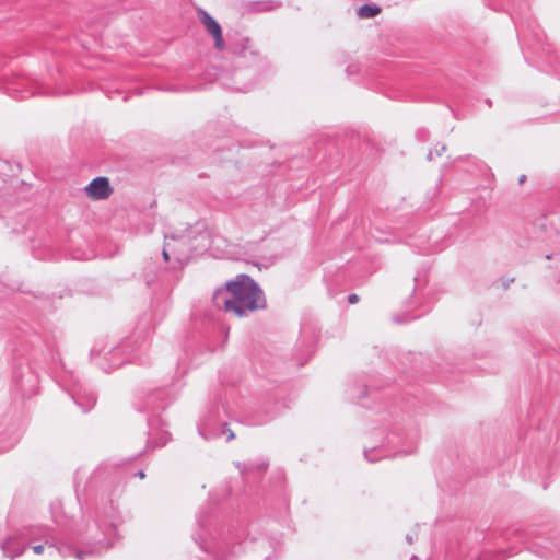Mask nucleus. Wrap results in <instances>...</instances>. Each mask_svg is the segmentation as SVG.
Listing matches in <instances>:
<instances>
[{
  "mask_svg": "<svg viewBox=\"0 0 560 560\" xmlns=\"http://www.w3.org/2000/svg\"><path fill=\"white\" fill-rule=\"evenodd\" d=\"M212 302L219 311L237 317H247L268 306L262 289L247 273H240L218 288L212 295Z\"/></svg>",
  "mask_w": 560,
  "mask_h": 560,
  "instance_id": "nucleus-1",
  "label": "nucleus"
},
{
  "mask_svg": "<svg viewBox=\"0 0 560 560\" xmlns=\"http://www.w3.org/2000/svg\"><path fill=\"white\" fill-rule=\"evenodd\" d=\"M170 238L172 241L171 253L176 261L173 269L182 270L192 257V247L190 246L189 237L186 235H171Z\"/></svg>",
  "mask_w": 560,
  "mask_h": 560,
  "instance_id": "nucleus-2",
  "label": "nucleus"
},
{
  "mask_svg": "<svg viewBox=\"0 0 560 560\" xmlns=\"http://www.w3.org/2000/svg\"><path fill=\"white\" fill-rule=\"evenodd\" d=\"M232 51L235 56V62L238 68L247 67L261 59L260 52L254 47L253 42L248 38H242Z\"/></svg>",
  "mask_w": 560,
  "mask_h": 560,
  "instance_id": "nucleus-3",
  "label": "nucleus"
},
{
  "mask_svg": "<svg viewBox=\"0 0 560 560\" xmlns=\"http://www.w3.org/2000/svg\"><path fill=\"white\" fill-rule=\"evenodd\" d=\"M85 191L90 198L94 200H102L109 197L113 188L107 177L98 176L89 183V185L85 187Z\"/></svg>",
  "mask_w": 560,
  "mask_h": 560,
  "instance_id": "nucleus-4",
  "label": "nucleus"
},
{
  "mask_svg": "<svg viewBox=\"0 0 560 560\" xmlns=\"http://www.w3.org/2000/svg\"><path fill=\"white\" fill-rule=\"evenodd\" d=\"M200 21L205 28L207 30V32L213 37L215 48L219 50H223L224 39L222 36V28L219 22L203 10L200 11Z\"/></svg>",
  "mask_w": 560,
  "mask_h": 560,
  "instance_id": "nucleus-5",
  "label": "nucleus"
},
{
  "mask_svg": "<svg viewBox=\"0 0 560 560\" xmlns=\"http://www.w3.org/2000/svg\"><path fill=\"white\" fill-rule=\"evenodd\" d=\"M1 550L3 553L9 557L11 560L22 556L25 550L26 546H20L12 538H7L0 544Z\"/></svg>",
  "mask_w": 560,
  "mask_h": 560,
  "instance_id": "nucleus-6",
  "label": "nucleus"
},
{
  "mask_svg": "<svg viewBox=\"0 0 560 560\" xmlns=\"http://www.w3.org/2000/svg\"><path fill=\"white\" fill-rule=\"evenodd\" d=\"M86 540L89 544H102L105 540V533L97 521L86 525Z\"/></svg>",
  "mask_w": 560,
  "mask_h": 560,
  "instance_id": "nucleus-7",
  "label": "nucleus"
},
{
  "mask_svg": "<svg viewBox=\"0 0 560 560\" xmlns=\"http://www.w3.org/2000/svg\"><path fill=\"white\" fill-rule=\"evenodd\" d=\"M73 399L83 412H89L96 404V396L94 393L84 395L77 394L73 396Z\"/></svg>",
  "mask_w": 560,
  "mask_h": 560,
  "instance_id": "nucleus-8",
  "label": "nucleus"
},
{
  "mask_svg": "<svg viewBox=\"0 0 560 560\" xmlns=\"http://www.w3.org/2000/svg\"><path fill=\"white\" fill-rule=\"evenodd\" d=\"M236 467L243 477H247L254 470H258L260 472L265 471L268 467V463L267 462H260L257 464L236 463Z\"/></svg>",
  "mask_w": 560,
  "mask_h": 560,
  "instance_id": "nucleus-9",
  "label": "nucleus"
},
{
  "mask_svg": "<svg viewBox=\"0 0 560 560\" xmlns=\"http://www.w3.org/2000/svg\"><path fill=\"white\" fill-rule=\"evenodd\" d=\"M381 11L382 9L377 4L365 3L358 9L357 13L360 18L370 19L378 15Z\"/></svg>",
  "mask_w": 560,
  "mask_h": 560,
  "instance_id": "nucleus-10",
  "label": "nucleus"
},
{
  "mask_svg": "<svg viewBox=\"0 0 560 560\" xmlns=\"http://www.w3.org/2000/svg\"><path fill=\"white\" fill-rule=\"evenodd\" d=\"M168 440H170V434L166 431H163L158 438H154L151 435V433H149L147 448L162 447V446L166 445Z\"/></svg>",
  "mask_w": 560,
  "mask_h": 560,
  "instance_id": "nucleus-11",
  "label": "nucleus"
},
{
  "mask_svg": "<svg viewBox=\"0 0 560 560\" xmlns=\"http://www.w3.org/2000/svg\"><path fill=\"white\" fill-rule=\"evenodd\" d=\"M171 248H172V243L168 242V241L165 242L163 250H162V256H163V259L165 261H170L171 260V256H173L172 253H171Z\"/></svg>",
  "mask_w": 560,
  "mask_h": 560,
  "instance_id": "nucleus-12",
  "label": "nucleus"
},
{
  "mask_svg": "<svg viewBox=\"0 0 560 560\" xmlns=\"http://www.w3.org/2000/svg\"><path fill=\"white\" fill-rule=\"evenodd\" d=\"M221 433L222 434H228L226 436V441H232L234 438H235V434L234 432L229 428V424L228 423H223L222 424V430H221Z\"/></svg>",
  "mask_w": 560,
  "mask_h": 560,
  "instance_id": "nucleus-13",
  "label": "nucleus"
},
{
  "mask_svg": "<svg viewBox=\"0 0 560 560\" xmlns=\"http://www.w3.org/2000/svg\"><path fill=\"white\" fill-rule=\"evenodd\" d=\"M378 451L377 448H371V450H364V457L366 460L371 462V463H374L376 460H378L380 457H374L372 456V453Z\"/></svg>",
  "mask_w": 560,
  "mask_h": 560,
  "instance_id": "nucleus-14",
  "label": "nucleus"
},
{
  "mask_svg": "<svg viewBox=\"0 0 560 560\" xmlns=\"http://www.w3.org/2000/svg\"><path fill=\"white\" fill-rule=\"evenodd\" d=\"M417 138L422 142L427 141L429 139V131L425 129H419L417 131Z\"/></svg>",
  "mask_w": 560,
  "mask_h": 560,
  "instance_id": "nucleus-15",
  "label": "nucleus"
},
{
  "mask_svg": "<svg viewBox=\"0 0 560 560\" xmlns=\"http://www.w3.org/2000/svg\"><path fill=\"white\" fill-rule=\"evenodd\" d=\"M358 301H359V296H358V294H355V293H351V294H349V295H348V302H349L350 304H354V303H357Z\"/></svg>",
  "mask_w": 560,
  "mask_h": 560,
  "instance_id": "nucleus-16",
  "label": "nucleus"
},
{
  "mask_svg": "<svg viewBox=\"0 0 560 560\" xmlns=\"http://www.w3.org/2000/svg\"><path fill=\"white\" fill-rule=\"evenodd\" d=\"M271 418H272V416H267L261 420H254L253 423L257 424V425L264 424V423L268 422Z\"/></svg>",
  "mask_w": 560,
  "mask_h": 560,
  "instance_id": "nucleus-17",
  "label": "nucleus"
},
{
  "mask_svg": "<svg viewBox=\"0 0 560 560\" xmlns=\"http://www.w3.org/2000/svg\"><path fill=\"white\" fill-rule=\"evenodd\" d=\"M33 551H34L36 555H40V553H43V551H44V546H43V545H35V546H33Z\"/></svg>",
  "mask_w": 560,
  "mask_h": 560,
  "instance_id": "nucleus-18",
  "label": "nucleus"
},
{
  "mask_svg": "<svg viewBox=\"0 0 560 560\" xmlns=\"http://www.w3.org/2000/svg\"><path fill=\"white\" fill-rule=\"evenodd\" d=\"M136 476H138L140 479H143L145 477V474L143 470H139L138 472L135 474Z\"/></svg>",
  "mask_w": 560,
  "mask_h": 560,
  "instance_id": "nucleus-19",
  "label": "nucleus"
},
{
  "mask_svg": "<svg viewBox=\"0 0 560 560\" xmlns=\"http://www.w3.org/2000/svg\"><path fill=\"white\" fill-rule=\"evenodd\" d=\"M156 409H158V408H155V407L145 406L144 408H142V409H140V410H141V411H145V410H152V411H154V410H156Z\"/></svg>",
  "mask_w": 560,
  "mask_h": 560,
  "instance_id": "nucleus-20",
  "label": "nucleus"
},
{
  "mask_svg": "<svg viewBox=\"0 0 560 560\" xmlns=\"http://www.w3.org/2000/svg\"><path fill=\"white\" fill-rule=\"evenodd\" d=\"M446 147L443 145L441 149H439V151H436V155L440 156L442 154L443 151H445Z\"/></svg>",
  "mask_w": 560,
  "mask_h": 560,
  "instance_id": "nucleus-21",
  "label": "nucleus"
},
{
  "mask_svg": "<svg viewBox=\"0 0 560 560\" xmlns=\"http://www.w3.org/2000/svg\"><path fill=\"white\" fill-rule=\"evenodd\" d=\"M525 180H526V176L525 175H521V177L518 178V183L523 184Z\"/></svg>",
  "mask_w": 560,
  "mask_h": 560,
  "instance_id": "nucleus-22",
  "label": "nucleus"
},
{
  "mask_svg": "<svg viewBox=\"0 0 560 560\" xmlns=\"http://www.w3.org/2000/svg\"><path fill=\"white\" fill-rule=\"evenodd\" d=\"M406 540L411 545L413 542L412 536L407 535Z\"/></svg>",
  "mask_w": 560,
  "mask_h": 560,
  "instance_id": "nucleus-23",
  "label": "nucleus"
},
{
  "mask_svg": "<svg viewBox=\"0 0 560 560\" xmlns=\"http://www.w3.org/2000/svg\"><path fill=\"white\" fill-rule=\"evenodd\" d=\"M427 159H428L429 161L433 160V152H432V151H430V152L428 153Z\"/></svg>",
  "mask_w": 560,
  "mask_h": 560,
  "instance_id": "nucleus-24",
  "label": "nucleus"
},
{
  "mask_svg": "<svg viewBox=\"0 0 560 560\" xmlns=\"http://www.w3.org/2000/svg\"><path fill=\"white\" fill-rule=\"evenodd\" d=\"M276 559H277L276 556H268L264 560H276Z\"/></svg>",
  "mask_w": 560,
  "mask_h": 560,
  "instance_id": "nucleus-25",
  "label": "nucleus"
},
{
  "mask_svg": "<svg viewBox=\"0 0 560 560\" xmlns=\"http://www.w3.org/2000/svg\"><path fill=\"white\" fill-rule=\"evenodd\" d=\"M199 433H200L205 439H209V436H208V435H205V434L202 433L201 429H199Z\"/></svg>",
  "mask_w": 560,
  "mask_h": 560,
  "instance_id": "nucleus-26",
  "label": "nucleus"
},
{
  "mask_svg": "<svg viewBox=\"0 0 560 560\" xmlns=\"http://www.w3.org/2000/svg\"><path fill=\"white\" fill-rule=\"evenodd\" d=\"M509 287V281H505L504 288L506 289Z\"/></svg>",
  "mask_w": 560,
  "mask_h": 560,
  "instance_id": "nucleus-27",
  "label": "nucleus"
},
{
  "mask_svg": "<svg viewBox=\"0 0 560 560\" xmlns=\"http://www.w3.org/2000/svg\"><path fill=\"white\" fill-rule=\"evenodd\" d=\"M509 287V281H505L504 288L506 289Z\"/></svg>",
  "mask_w": 560,
  "mask_h": 560,
  "instance_id": "nucleus-28",
  "label": "nucleus"
}]
</instances>
